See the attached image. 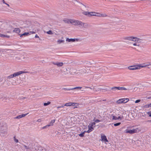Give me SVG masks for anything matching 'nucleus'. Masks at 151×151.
<instances>
[{
  "label": "nucleus",
  "mask_w": 151,
  "mask_h": 151,
  "mask_svg": "<svg viewBox=\"0 0 151 151\" xmlns=\"http://www.w3.org/2000/svg\"><path fill=\"white\" fill-rule=\"evenodd\" d=\"M147 114L149 115V116L151 117V113L150 112H148Z\"/></svg>",
  "instance_id": "nucleus-44"
},
{
  "label": "nucleus",
  "mask_w": 151,
  "mask_h": 151,
  "mask_svg": "<svg viewBox=\"0 0 151 151\" xmlns=\"http://www.w3.org/2000/svg\"><path fill=\"white\" fill-rule=\"evenodd\" d=\"M90 17L96 16V13L94 12H90Z\"/></svg>",
  "instance_id": "nucleus-23"
},
{
  "label": "nucleus",
  "mask_w": 151,
  "mask_h": 151,
  "mask_svg": "<svg viewBox=\"0 0 151 151\" xmlns=\"http://www.w3.org/2000/svg\"><path fill=\"white\" fill-rule=\"evenodd\" d=\"M64 106H65L64 105H62L60 106L61 107V108H63V107Z\"/></svg>",
  "instance_id": "nucleus-54"
},
{
  "label": "nucleus",
  "mask_w": 151,
  "mask_h": 151,
  "mask_svg": "<svg viewBox=\"0 0 151 151\" xmlns=\"http://www.w3.org/2000/svg\"><path fill=\"white\" fill-rule=\"evenodd\" d=\"M101 139L102 141H103L105 142H108L106 136L105 135L101 136Z\"/></svg>",
  "instance_id": "nucleus-12"
},
{
  "label": "nucleus",
  "mask_w": 151,
  "mask_h": 151,
  "mask_svg": "<svg viewBox=\"0 0 151 151\" xmlns=\"http://www.w3.org/2000/svg\"><path fill=\"white\" fill-rule=\"evenodd\" d=\"M24 147L27 150H28L29 149V146H27L25 145H24Z\"/></svg>",
  "instance_id": "nucleus-35"
},
{
  "label": "nucleus",
  "mask_w": 151,
  "mask_h": 151,
  "mask_svg": "<svg viewBox=\"0 0 151 151\" xmlns=\"http://www.w3.org/2000/svg\"><path fill=\"white\" fill-rule=\"evenodd\" d=\"M5 4H6V5H7L8 6H9V4H7V3H5Z\"/></svg>",
  "instance_id": "nucleus-56"
},
{
  "label": "nucleus",
  "mask_w": 151,
  "mask_h": 151,
  "mask_svg": "<svg viewBox=\"0 0 151 151\" xmlns=\"http://www.w3.org/2000/svg\"><path fill=\"white\" fill-rule=\"evenodd\" d=\"M121 124V123L120 122H119V123H115V124H114V125L115 126H118L119 125Z\"/></svg>",
  "instance_id": "nucleus-31"
},
{
  "label": "nucleus",
  "mask_w": 151,
  "mask_h": 151,
  "mask_svg": "<svg viewBox=\"0 0 151 151\" xmlns=\"http://www.w3.org/2000/svg\"><path fill=\"white\" fill-rule=\"evenodd\" d=\"M78 25L81 28H86L88 27V25L87 23H83L80 21H79Z\"/></svg>",
  "instance_id": "nucleus-2"
},
{
  "label": "nucleus",
  "mask_w": 151,
  "mask_h": 151,
  "mask_svg": "<svg viewBox=\"0 0 151 151\" xmlns=\"http://www.w3.org/2000/svg\"><path fill=\"white\" fill-rule=\"evenodd\" d=\"M14 77V76H13V74H12L9 76H8L7 77V78L9 79H10L11 78H13Z\"/></svg>",
  "instance_id": "nucleus-27"
},
{
  "label": "nucleus",
  "mask_w": 151,
  "mask_h": 151,
  "mask_svg": "<svg viewBox=\"0 0 151 151\" xmlns=\"http://www.w3.org/2000/svg\"><path fill=\"white\" fill-rule=\"evenodd\" d=\"M13 32H16L17 33H19L20 32V30L19 28H15L13 30Z\"/></svg>",
  "instance_id": "nucleus-17"
},
{
  "label": "nucleus",
  "mask_w": 151,
  "mask_h": 151,
  "mask_svg": "<svg viewBox=\"0 0 151 151\" xmlns=\"http://www.w3.org/2000/svg\"><path fill=\"white\" fill-rule=\"evenodd\" d=\"M55 122V119H53V120H51V121L50 122L49 124L47 125L46 126L43 127H42V129H44L46 128H47L48 127L50 126H52L53 124Z\"/></svg>",
  "instance_id": "nucleus-7"
},
{
  "label": "nucleus",
  "mask_w": 151,
  "mask_h": 151,
  "mask_svg": "<svg viewBox=\"0 0 151 151\" xmlns=\"http://www.w3.org/2000/svg\"><path fill=\"white\" fill-rule=\"evenodd\" d=\"M3 2L5 4V3H6L5 2V1L4 0H3Z\"/></svg>",
  "instance_id": "nucleus-55"
},
{
  "label": "nucleus",
  "mask_w": 151,
  "mask_h": 151,
  "mask_svg": "<svg viewBox=\"0 0 151 151\" xmlns=\"http://www.w3.org/2000/svg\"><path fill=\"white\" fill-rule=\"evenodd\" d=\"M150 65V64L149 63H144L141 65H138L139 67H140V69L141 68H145L147 66H149Z\"/></svg>",
  "instance_id": "nucleus-13"
},
{
  "label": "nucleus",
  "mask_w": 151,
  "mask_h": 151,
  "mask_svg": "<svg viewBox=\"0 0 151 151\" xmlns=\"http://www.w3.org/2000/svg\"><path fill=\"white\" fill-rule=\"evenodd\" d=\"M147 122L151 123V120H148L147 121Z\"/></svg>",
  "instance_id": "nucleus-50"
},
{
  "label": "nucleus",
  "mask_w": 151,
  "mask_h": 151,
  "mask_svg": "<svg viewBox=\"0 0 151 151\" xmlns=\"http://www.w3.org/2000/svg\"><path fill=\"white\" fill-rule=\"evenodd\" d=\"M82 88V87H75L74 88H63V89L70 91V90H73L76 89H81Z\"/></svg>",
  "instance_id": "nucleus-11"
},
{
  "label": "nucleus",
  "mask_w": 151,
  "mask_h": 151,
  "mask_svg": "<svg viewBox=\"0 0 151 151\" xmlns=\"http://www.w3.org/2000/svg\"><path fill=\"white\" fill-rule=\"evenodd\" d=\"M71 20L66 19L65 20H64L63 21L65 22L66 23H69V22L70 23Z\"/></svg>",
  "instance_id": "nucleus-25"
},
{
  "label": "nucleus",
  "mask_w": 151,
  "mask_h": 151,
  "mask_svg": "<svg viewBox=\"0 0 151 151\" xmlns=\"http://www.w3.org/2000/svg\"><path fill=\"white\" fill-rule=\"evenodd\" d=\"M79 21L78 20H71L70 21V23H73L74 25H78Z\"/></svg>",
  "instance_id": "nucleus-15"
},
{
  "label": "nucleus",
  "mask_w": 151,
  "mask_h": 151,
  "mask_svg": "<svg viewBox=\"0 0 151 151\" xmlns=\"http://www.w3.org/2000/svg\"><path fill=\"white\" fill-rule=\"evenodd\" d=\"M109 1H111L112 0H109Z\"/></svg>",
  "instance_id": "nucleus-60"
},
{
  "label": "nucleus",
  "mask_w": 151,
  "mask_h": 151,
  "mask_svg": "<svg viewBox=\"0 0 151 151\" xmlns=\"http://www.w3.org/2000/svg\"><path fill=\"white\" fill-rule=\"evenodd\" d=\"M143 143L141 141L138 140L135 142L134 145L135 146L141 147L142 146Z\"/></svg>",
  "instance_id": "nucleus-3"
},
{
  "label": "nucleus",
  "mask_w": 151,
  "mask_h": 151,
  "mask_svg": "<svg viewBox=\"0 0 151 151\" xmlns=\"http://www.w3.org/2000/svg\"><path fill=\"white\" fill-rule=\"evenodd\" d=\"M99 16L105 17L107 16V15L105 14H100L99 15Z\"/></svg>",
  "instance_id": "nucleus-34"
},
{
  "label": "nucleus",
  "mask_w": 151,
  "mask_h": 151,
  "mask_svg": "<svg viewBox=\"0 0 151 151\" xmlns=\"http://www.w3.org/2000/svg\"><path fill=\"white\" fill-rule=\"evenodd\" d=\"M6 32H7V33H11V32L10 31H8Z\"/></svg>",
  "instance_id": "nucleus-51"
},
{
  "label": "nucleus",
  "mask_w": 151,
  "mask_h": 151,
  "mask_svg": "<svg viewBox=\"0 0 151 151\" xmlns=\"http://www.w3.org/2000/svg\"><path fill=\"white\" fill-rule=\"evenodd\" d=\"M103 101H106V100H103Z\"/></svg>",
  "instance_id": "nucleus-61"
},
{
  "label": "nucleus",
  "mask_w": 151,
  "mask_h": 151,
  "mask_svg": "<svg viewBox=\"0 0 151 151\" xmlns=\"http://www.w3.org/2000/svg\"><path fill=\"white\" fill-rule=\"evenodd\" d=\"M28 114V113L27 114H22V115H20L16 117L15 118L19 119L22 118L23 117L27 115Z\"/></svg>",
  "instance_id": "nucleus-16"
},
{
  "label": "nucleus",
  "mask_w": 151,
  "mask_h": 151,
  "mask_svg": "<svg viewBox=\"0 0 151 151\" xmlns=\"http://www.w3.org/2000/svg\"><path fill=\"white\" fill-rule=\"evenodd\" d=\"M140 101H141V100H140V99H138V100H136L135 101V102L136 103H138L140 102Z\"/></svg>",
  "instance_id": "nucleus-37"
},
{
  "label": "nucleus",
  "mask_w": 151,
  "mask_h": 151,
  "mask_svg": "<svg viewBox=\"0 0 151 151\" xmlns=\"http://www.w3.org/2000/svg\"><path fill=\"white\" fill-rule=\"evenodd\" d=\"M29 34V32H25L22 34H19V35H20V37H21L23 36H27Z\"/></svg>",
  "instance_id": "nucleus-19"
},
{
  "label": "nucleus",
  "mask_w": 151,
  "mask_h": 151,
  "mask_svg": "<svg viewBox=\"0 0 151 151\" xmlns=\"http://www.w3.org/2000/svg\"><path fill=\"white\" fill-rule=\"evenodd\" d=\"M51 104L50 101H47V103H44L43 105L44 106H46L48 105Z\"/></svg>",
  "instance_id": "nucleus-26"
},
{
  "label": "nucleus",
  "mask_w": 151,
  "mask_h": 151,
  "mask_svg": "<svg viewBox=\"0 0 151 151\" xmlns=\"http://www.w3.org/2000/svg\"><path fill=\"white\" fill-rule=\"evenodd\" d=\"M52 63L54 65H56L58 67H61L63 65V63L62 62H52Z\"/></svg>",
  "instance_id": "nucleus-6"
},
{
  "label": "nucleus",
  "mask_w": 151,
  "mask_h": 151,
  "mask_svg": "<svg viewBox=\"0 0 151 151\" xmlns=\"http://www.w3.org/2000/svg\"><path fill=\"white\" fill-rule=\"evenodd\" d=\"M96 89H97V91L98 90L99 91V88H96Z\"/></svg>",
  "instance_id": "nucleus-58"
},
{
  "label": "nucleus",
  "mask_w": 151,
  "mask_h": 151,
  "mask_svg": "<svg viewBox=\"0 0 151 151\" xmlns=\"http://www.w3.org/2000/svg\"><path fill=\"white\" fill-rule=\"evenodd\" d=\"M137 129H132L130 130H125V133H129L131 134L136 133L137 132Z\"/></svg>",
  "instance_id": "nucleus-4"
},
{
  "label": "nucleus",
  "mask_w": 151,
  "mask_h": 151,
  "mask_svg": "<svg viewBox=\"0 0 151 151\" xmlns=\"http://www.w3.org/2000/svg\"><path fill=\"white\" fill-rule=\"evenodd\" d=\"M127 89L124 87H120V90H126Z\"/></svg>",
  "instance_id": "nucleus-33"
},
{
  "label": "nucleus",
  "mask_w": 151,
  "mask_h": 151,
  "mask_svg": "<svg viewBox=\"0 0 151 151\" xmlns=\"http://www.w3.org/2000/svg\"><path fill=\"white\" fill-rule=\"evenodd\" d=\"M80 4H81V7L82 11H84L87 10V9L88 8V6L84 5L82 3H80Z\"/></svg>",
  "instance_id": "nucleus-8"
},
{
  "label": "nucleus",
  "mask_w": 151,
  "mask_h": 151,
  "mask_svg": "<svg viewBox=\"0 0 151 151\" xmlns=\"http://www.w3.org/2000/svg\"><path fill=\"white\" fill-rule=\"evenodd\" d=\"M91 129H89L87 131H86V132H87L88 133H89L91 132Z\"/></svg>",
  "instance_id": "nucleus-45"
},
{
  "label": "nucleus",
  "mask_w": 151,
  "mask_h": 151,
  "mask_svg": "<svg viewBox=\"0 0 151 151\" xmlns=\"http://www.w3.org/2000/svg\"><path fill=\"white\" fill-rule=\"evenodd\" d=\"M35 38H39V37L38 36V35L37 34H36L35 35Z\"/></svg>",
  "instance_id": "nucleus-48"
},
{
  "label": "nucleus",
  "mask_w": 151,
  "mask_h": 151,
  "mask_svg": "<svg viewBox=\"0 0 151 151\" xmlns=\"http://www.w3.org/2000/svg\"><path fill=\"white\" fill-rule=\"evenodd\" d=\"M150 98H151V97H149V98H148V99H150Z\"/></svg>",
  "instance_id": "nucleus-59"
},
{
  "label": "nucleus",
  "mask_w": 151,
  "mask_h": 151,
  "mask_svg": "<svg viewBox=\"0 0 151 151\" xmlns=\"http://www.w3.org/2000/svg\"><path fill=\"white\" fill-rule=\"evenodd\" d=\"M125 102L126 103L129 101V99L128 98L124 99Z\"/></svg>",
  "instance_id": "nucleus-39"
},
{
  "label": "nucleus",
  "mask_w": 151,
  "mask_h": 151,
  "mask_svg": "<svg viewBox=\"0 0 151 151\" xmlns=\"http://www.w3.org/2000/svg\"><path fill=\"white\" fill-rule=\"evenodd\" d=\"M29 26L24 25V26H23V27H20V28H22L23 27H24V28H29Z\"/></svg>",
  "instance_id": "nucleus-40"
},
{
  "label": "nucleus",
  "mask_w": 151,
  "mask_h": 151,
  "mask_svg": "<svg viewBox=\"0 0 151 151\" xmlns=\"http://www.w3.org/2000/svg\"><path fill=\"white\" fill-rule=\"evenodd\" d=\"M64 41L63 40H59L57 41V42L58 44H60L61 43H64Z\"/></svg>",
  "instance_id": "nucleus-24"
},
{
  "label": "nucleus",
  "mask_w": 151,
  "mask_h": 151,
  "mask_svg": "<svg viewBox=\"0 0 151 151\" xmlns=\"http://www.w3.org/2000/svg\"><path fill=\"white\" fill-rule=\"evenodd\" d=\"M25 97H24V98H23V99H25Z\"/></svg>",
  "instance_id": "nucleus-62"
},
{
  "label": "nucleus",
  "mask_w": 151,
  "mask_h": 151,
  "mask_svg": "<svg viewBox=\"0 0 151 151\" xmlns=\"http://www.w3.org/2000/svg\"><path fill=\"white\" fill-rule=\"evenodd\" d=\"M24 72L23 71H20L17 72L13 74L14 77H16L18 76L23 73Z\"/></svg>",
  "instance_id": "nucleus-9"
},
{
  "label": "nucleus",
  "mask_w": 151,
  "mask_h": 151,
  "mask_svg": "<svg viewBox=\"0 0 151 151\" xmlns=\"http://www.w3.org/2000/svg\"><path fill=\"white\" fill-rule=\"evenodd\" d=\"M123 118V116H122L121 117L120 116H119L118 117H116L115 116H113L112 119L113 120H116L117 119H122Z\"/></svg>",
  "instance_id": "nucleus-18"
},
{
  "label": "nucleus",
  "mask_w": 151,
  "mask_h": 151,
  "mask_svg": "<svg viewBox=\"0 0 151 151\" xmlns=\"http://www.w3.org/2000/svg\"><path fill=\"white\" fill-rule=\"evenodd\" d=\"M79 136L80 137H83L84 136V133H82L79 134Z\"/></svg>",
  "instance_id": "nucleus-32"
},
{
  "label": "nucleus",
  "mask_w": 151,
  "mask_h": 151,
  "mask_svg": "<svg viewBox=\"0 0 151 151\" xmlns=\"http://www.w3.org/2000/svg\"><path fill=\"white\" fill-rule=\"evenodd\" d=\"M61 108V107L60 106H58L57 107V109H59Z\"/></svg>",
  "instance_id": "nucleus-53"
},
{
  "label": "nucleus",
  "mask_w": 151,
  "mask_h": 151,
  "mask_svg": "<svg viewBox=\"0 0 151 151\" xmlns=\"http://www.w3.org/2000/svg\"><path fill=\"white\" fill-rule=\"evenodd\" d=\"M3 96L2 94H0V99H1L3 98Z\"/></svg>",
  "instance_id": "nucleus-46"
},
{
  "label": "nucleus",
  "mask_w": 151,
  "mask_h": 151,
  "mask_svg": "<svg viewBox=\"0 0 151 151\" xmlns=\"http://www.w3.org/2000/svg\"><path fill=\"white\" fill-rule=\"evenodd\" d=\"M37 121L38 122H40L41 121V119H38L37 120Z\"/></svg>",
  "instance_id": "nucleus-52"
},
{
  "label": "nucleus",
  "mask_w": 151,
  "mask_h": 151,
  "mask_svg": "<svg viewBox=\"0 0 151 151\" xmlns=\"http://www.w3.org/2000/svg\"><path fill=\"white\" fill-rule=\"evenodd\" d=\"M76 103H74L71 102V106H75Z\"/></svg>",
  "instance_id": "nucleus-42"
},
{
  "label": "nucleus",
  "mask_w": 151,
  "mask_h": 151,
  "mask_svg": "<svg viewBox=\"0 0 151 151\" xmlns=\"http://www.w3.org/2000/svg\"><path fill=\"white\" fill-rule=\"evenodd\" d=\"M47 33L49 35H52L53 34V33L52 32L51 30H49L47 32Z\"/></svg>",
  "instance_id": "nucleus-29"
},
{
  "label": "nucleus",
  "mask_w": 151,
  "mask_h": 151,
  "mask_svg": "<svg viewBox=\"0 0 151 151\" xmlns=\"http://www.w3.org/2000/svg\"><path fill=\"white\" fill-rule=\"evenodd\" d=\"M123 39L125 40H127L129 41H132L134 42L131 43L132 46L140 47V43H142L143 40L140 38L133 36H129L124 37Z\"/></svg>",
  "instance_id": "nucleus-1"
},
{
  "label": "nucleus",
  "mask_w": 151,
  "mask_h": 151,
  "mask_svg": "<svg viewBox=\"0 0 151 151\" xmlns=\"http://www.w3.org/2000/svg\"><path fill=\"white\" fill-rule=\"evenodd\" d=\"M150 107H151V103L147 105H145L144 106V108H148Z\"/></svg>",
  "instance_id": "nucleus-22"
},
{
  "label": "nucleus",
  "mask_w": 151,
  "mask_h": 151,
  "mask_svg": "<svg viewBox=\"0 0 151 151\" xmlns=\"http://www.w3.org/2000/svg\"><path fill=\"white\" fill-rule=\"evenodd\" d=\"M0 37H7L8 38H9L10 37V36L9 35H7L2 34H0Z\"/></svg>",
  "instance_id": "nucleus-20"
},
{
  "label": "nucleus",
  "mask_w": 151,
  "mask_h": 151,
  "mask_svg": "<svg viewBox=\"0 0 151 151\" xmlns=\"http://www.w3.org/2000/svg\"><path fill=\"white\" fill-rule=\"evenodd\" d=\"M128 69L130 70H135L136 69H140V67H139V65L136 66L135 65H132L129 66L128 67Z\"/></svg>",
  "instance_id": "nucleus-5"
},
{
  "label": "nucleus",
  "mask_w": 151,
  "mask_h": 151,
  "mask_svg": "<svg viewBox=\"0 0 151 151\" xmlns=\"http://www.w3.org/2000/svg\"><path fill=\"white\" fill-rule=\"evenodd\" d=\"M95 122H93L92 123L91 125V126H93V125H95Z\"/></svg>",
  "instance_id": "nucleus-47"
},
{
  "label": "nucleus",
  "mask_w": 151,
  "mask_h": 151,
  "mask_svg": "<svg viewBox=\"0 0 151 151\" xmlns=\"http://www.w3.org/2000/svg\"><path fill=\"white\" fill-rule=\"evenodd\" d=\"M83 14L86 15H87L88 16L90 17V12H84Z\"/></svg>",
  "instance_id": "nucleus-21"
},
{
  "label": "nucleus",
  "mask_w": 151,
  "mask_h": 151,
  "mask_svg": "<svg viewBox=\"0 0 151 151\" xmlns=\"http://www.w3.org/2000/svg\"><path fill=\"white\" fill-rule=\"evenodd\" d=\"M88 128H89V129H91V131H93V128L92 126H91L90 127L89 126Z\"/></svg>",
  "instance_id": "nucleus-36"
},
{
  "label": "nucleus",
  "mask_w": 151,
  "mask_h": 151,
  "mask_svg": "<svg viewBox=\"0 0 151 151\" xmlns=\"http://www.w3.org/2000/svg\"><path fill=\"white\" fill-rule=\"evenodd\" d=\"M14 141H15L16 143H18V142H19L18 140V139H16V138L15 136H14Z\"/></svg>",
  "instance_id": "nucleus-30"
},
{
  "label": "nucleus",
  "mask_w": 151,
  "mask_h": 151,
  "mask_svg": "<svg viewBox=\"0 0 151 151\" xmlns=\"http://www.w3.org/2000/svg\"><path fill=\"white\" fill-rule=\"evenodd\" d=\"M71 102H69L66 103L65 105V106H71Z\"/></svg>",
  "instance_id": "nucleus-28"
},
{
  "label": "nucleus",
  "mask_w": 151,
  "mask_h": 151,
  "mask_svg": "<svg viewBox=\"0 0 151 151\" xmlns=\"http://www.w3.org/2000/svg\"><path fill=\"white\" fill-rule=\"evenodd\" d=\"M116 103L118 104H119L122 103H125L126 102H125L124 99H121L117 101Z\"/></svg>",
  "instance_id": "nucleus-14"
},
{
  "label": "nucleus",
  "mask_w": 151,
  "mask_h": 151,
  "mask_svg": "<svg viewBox=\"0 0 151 151\" xmlns=\"http://www.w3.org/2000/svg\"><path fill=\"white\" fill-rule=\"evenodd\" d=\"M101 121V120H99V119H96L94 121V122H96V123H98L99 122H100Z\"/></svg>",
  "instance_id": "nucleus-38"
},
{
  "label": "nucleus",
  "mask_w": 151,
  "mask_h": 151,
  "mask_svg": "<svg viewBox=\"0 0 151 151\" xmlns=\"http://www.w3.org/2000/svg\"><path fill=\"white\" fill-rule=\"evenodd\" d=\"M116 88L117 89L120 90V87H115V88ZM113 89H114V88H113Z\"/></svg>",
  "instance_id": "nucleus-43"
},
{
  "label": "nucleus",
  "mask_w": 151,
  "mask_h": 151,
  "mask_svg": "<svg viewBox=\"0 0 151 151\" xmlns=\"http://www.w3.org/2000/svg\"><path fill=\"white\" fill-rule=\"evenodd\" d=\"M29 33H30L31 34H34L35 33V31H30L29 32Z\"/></svg>",
  "instance_id": "nucleus-41"
},
{
  "label": "nucleus",
  "mask_w": 151,
  "mask_h": 151,
  "mask_svg": "<svg viewBox=\"0 0 151 151\" xmlns=\"http://www.w3.org/2000/svg\"><path fill=\"white\" fill-rule=\"evenodd\" d=\"M79 40V39H69L68 38H67L66 39V41L68 42H74L75 41H78Z\"/></svg>",
  "instance_id": "nucleus-10"
},
{
  "label": "nucleus",
  "mask_w": 151,
  "mask_h": 151,
  "mask_svg": "<svg viewBox=\"0 0 151 151\" xmlns=\"http://www.w3.org/2000/svg\"><path fill=\"white\" fill-rule=\"evenodd\" d=\"M86 131H84L83 133H84V134L85 133H86Z\"/></svg>",
  "instance_id": "nucleus-57"
},
{
  "label": "nucleus",
  "mask_w": 151,
  "mask_h": 151,
  "mask_svg": "<svg viewBox=\"0 0 151 151\" xmlns=\"http://www.w3.org/2000/svg\"><path fill=\"white\" fill-rule=\"evenodd\" d=\"M115 87H113L112 88H111V89L113 90H115L116 89V88H114V89H113V88H115Z\"/></svg>",
  "instance_id": "nucleus-49"
}]
</instances>
